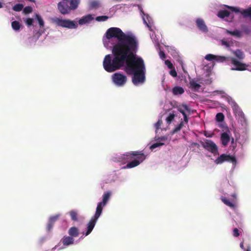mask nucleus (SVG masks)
Returning <instances> with one entry per match:
<instances>
[{"mask_svg": "<svg viewBox=\"0 0 251 251\" xmlns=\"http://www.w3.org/2000/svg\"><path fill=\"white\" fill-rule=\"evenodd\" d=\"M106 38L117 39L112 50L113 57L111 54L106 55L103 61L104 70L109 73L115 72L124 67L127 75H133V83L137 85L145 80V66L144 60L135 55L138 48L137 38L133 34L125 33L118 27H110L105 33Z\"/></svg>", "mask_w": 251, "mask_h": 251, "instance_id": "1", "label": "nucleus"}, {"mask_svg": "<svg viewBox=\"0 0 251 251\" xmlns=\"http://www.w3.org/2000/svg\"><path fill=\"white\" fill-rule=\"evenodd\" d=\"M134 158L135 159L128 163L125 168H132L138 166L145 160L146 155L143 152V151H134L126 152L121 157L123 160H129Z\"/></svg>", "mask_w": 251, "mask_h": 251, "instance_id": "2", "label": "nucleus"}, {"mask_svg": "<svg viewBox=\"0 0 251 251\" xmlns=\"http://www.w3.org/2000/svg\"><path fill=\"white\" fill-rule=\"evenodd\" d=\"M52 23L57 26L70 29L76 28L77 27V23L69 19H62L55 17L52 19Z\"/></svg>", "mask_w": 251, "mask_h": 251, "instance_id": "3", "label": "nucleus"}, {"mask_svg": "<svg viewBox=\"0 0 251 251\" xmlns=\"http://www.w3.org/2000/svg\"><path fill=\"white\" fill-rule=\"evenodd\" d=\"M201 143L204 149L214 155L219 154L218 147L212 140L206 139L203 142H201Z\"/></svg>", "mask_w": 251, "mask_h": 251, "instance_id": "4", "label": "nucleus"}, {"mask_svg": "<svg viewBox=\"0 0 251 251\" xmlns=\"http://www.w3.org/2000/svg\"><path fill=\"white\" fill-rule=\"evenodd\" d=\"M227 7L231 10L232 12H234L236 13H240L244 18H249L250 20H251V7L247 9L242 10L237 7L227 6Z\"/></svg>", "mask_w": 251, "mask_h": 251, "instance_id": "5", "label": "nucleus"}, {"mask_svg": "<svg viewBox=\"0 0 251 251\" xmlns=\"http://www.w3.org/2000/svg\"><path fill=\"white\" fill-rule=\"evenodd\" d=\"M230 63L233 66L232 70L243 71L247 70V67L249 66L248 64L243 63L238 61L237 59L232 57L230 59Z\"/></svg>", "mask_w": 251, "mask_h": 251, "instance_id": "6", "label": "nucleus"}, {"mask_svg": "<svg viewBox=\"0 0 251 251\" xmlns=\"http://www.w3.org/2000/svg\"><path fill=\"white\" fill-rule=\"evenodd\" d=\"M111 196L110 192H106L102 196V201L98 203L96 212L101 215L103 207H104L109 201Z\"/></svg>", "mask_w": 251, "mask_h": 251, "instance_id": "7", "label": "nucleus"}, {"mask_svg": "<svg viewBox=\"0 0 251 251\" xmlns=\"http://www.w3.org/2000/svg\"><path fill=\"white\" fill-rule=\"evenodd\" d=\"M112 79L114 83L117 85L123 86L126 83L127 77L123 74L116 73L112 75Z\"/></svg>", "mask_w": 251, "mask_h": 251, "instance_id": "8", "label": "nucleus"}, {"mask_svg": "<svg viewBox=\"0 0 251 251\" xmlns=\"http://www.w3.org/2000/svg\"><path fill=\"white\" fill-rule=\"evenodd\" d=\"M225 161L231 162L232 163H236V159L234 156L223 153L215 160V163L216 164H222Z\"/></svg>", "mask_w": 251, "mask_h": 251, "instance_id": "9", "label": "nucleus"}, {"mask_svg": "<svg viewBox=\"0 0 251 251\" xmlns=\"http://www.w3.org/2000/svg\"><path fill=\"white\" fill-rule=\"evenodd\" d=\"M100 216V214L99 213H98L97 212H95V215L94 216H93L91 220L89 221L87 225V231L85 233V236L88 235L93 230L94 227H95V226L96 225V223L99 218V217Z\"/></svg>", "mask_w": 251, "mask_h": 251, "instance_id": "10", "label": "nucleus"}, {"mask_svg": "<svg viewBox=\"0 0 251 251\" xmlns=\"http://www.w3.org/2000/svg\"><path fill=\"white\" fill-rule=\"evenodd\" d=\"M57 8L59 12L63 15L68 14L71 11L70 6L68 5V1L65 0L59 2L57 4Z\"/></svg>", "mask_w": 251, "mask_h": 251, "instance_id": "11", "label": "nucleus"}, {"mask_svg": "<svg viewBox=\"0 0 251 251\" xmlns=\"http://www.w3.org/2000/svg\"><path fill=\"white\" fill-rule=\"evenodd\" d=\"M196 24L200 30L203 33H207L208 29L204 20L201 18H198L196 20Z\"/></svg>", "mask_w": 251, "mask_h": 251, "instance_id": "12", "label": "nucleus"}, {"mask_svg": "<svg viewBox=\"0 0 251 251\" xmlns=\"http://www.w3.org/2000/svg\"><path fill=\"white\" fill-rule=\"evenodd\" d=\"M231 107L234 112L238 113V114L241 118H244V114L242 111L239 110V107L236 102L232 101L231 102Z\"/></svg>", "mask_w": 251, "mask_h": 251, "instance_id": "13", "label": "nucleus"}, {"mask_svg": "<svg viewBox=\"0 0 251 251\" xmlns=\"http://www.w3.org/2000/svg\"><path fill=\"white\" fill-rule=\"evenodd\" d=\"M222 144L224 146H226L230 141V138L228 134L226 132H223L221 136Z\"/></svg>", "mask_w": 251, "mask_h": 251, "instance_id": "14", "label": "nucleus"}, {"mask_svg": "<svg viewBox=\"0 0 251 251\" xmlns=\"http://www.w3.org/2000/svg\"><path fill=\"white\" fill-rule=\"evenodd\" d=\"M61 241L64 246H68L70 245H72L74 243V238L69 236H65L62 239Z\"/></svg>", "mask_w": 251, "mask_h": 251, "instance_id": "15", "label": "nucleus"}, {"mask_svg": "<svg viewBox=\"0 0 251 251\" xmlns=\"http://www.w3.org/2000/svg\"><path fill=\"white\" fill-rule=\"evenodd\" d=\"M230 56H218L216 55V61L220 63H226L229 64L230 61Z\"/></svg>", "mask_w": 251, "mask_h": 251, "instance_id": "16", "label": "nucleus"}, {"mask_svg": "<svg viewBox=\"0 0 251 251\" xmlns=\"http://www.w3.org/2000/svg\"><path fill=\"white\" fill-rule=\"evenodd\" d=\"M93 19L92 15L88 14L85 16L82 17L78 21L79 25H83L86 23H88Z\"/></svg>", "mask_w": 251, "mask_h": 251, "instance_id": "17", "label": "nucleus"}, {"mask_svg": "<svg viewBox=\"0 0 251 251\" xmlns=\"http://www.w3.org/2000/svg\"><path fill=\"white\" fill-rule=\"evenodd\" d=\"M177 110L182 114L185 113V111H186L189 114H190L191 109L187 104H182L177 106Z\"/></svg>", "mask_w": 251, "mask_h": 251, "instance_id": "18", "label": "nucleus"}, {"mask_svg": "<svg viewBox=\"0 0 251 251\" xmlns=\"http://www.w3.org/2000/svg\"><path fill=\"white\" fill-rule=\"evenodd\" d=\"M68 233L70 236L73 238L76 237L79 235V230L77 227L73 226L69 229Z\"/></svg>", "mask_w": 251, "mask_h": 251, "instance_id": "19", "label": "nucleus"}, {"mask_svg": "<svg viewBox=\"0 0 251 251\" xmlns=\"http://www.w3.org/2000/svg\"><path fill=\"white\" fill-rule=\"evenodd\" d=\"M144 23L149 28L150 30H152L151 29V19L149 15H145V17H143Z\"/></svg>", "mask_w": 251, "mask_h": 251, "instance_id": "20", "label": "nucleus"}, {"mask_svg": "<svg viewBox=\"0 0 251 251\" xmlns=\"http://www.w3.org/2000/svg\"><path fill=\"white\" fill-rule=\"evenodd\" d=\"M67 1L70 3L71 10L76 9L80 3V0H67Z\"/></svg>", "mask_w": 251, "mask_h": 251, "instance_id": "21", "label": "nucleus"}, {"mask_svg": "<svg viewBox=\"0 0 251 251\" xmlns=\"http://www.w3.org/2000/svg\"><path fill=\"white\" fill-rule=\"evenodd\" d=\"M226 33L235 36L238 38H241L242 36V32L239 30H235L234 31H230L228 29L226 30Z\"/></svg>", "mask_w": 251, "mask_h": 251, "instance_id": "22", "label": "nucleus"}, {"mask_svg": "<svg viewBox=\"0 0 251 251\" xmlns=\"http://www.w3.org/2000/svg\"><path fill=\"white\" fill-rule=\"evenodd\" d=\"M189 84L190 85V88L195 91L198 90L201 86L200 84L198 83L197 81L193 79L190 80Z\"/></svg>", "mask_w": 251, "mask_h": 251, "instance_id": "23", "label": "nucleus"}, {"mask_svg": "<svg viewBox=\"0 0 251 251\" xmlns=\"http://www.w3.org/2000/svg\"><path fill=\"white\" fill-rule=\"evenodd\" d=\"M173 94L174 95H181L184 92L183 88L180 86H175L172 89Z\"/></svg>", "mask_w": 251, "mask_h": 251, "instance_id": "24", "label": "nucleus"}, {"mask_svg": "<svg viewBox=\"0 0 251 251\" xmlns=\"http://www.w3.org/2000/svg\"><path fill=\"white\" fill-rule=\"evenodd\" d=\"M235 56L239 60H243L245 57V55L241 50L237 49L233 52Z\"/></svg>", "mask_w": 251, "mask_h": 251, "instance_id": "25", "label": "nucleus"}, {"mask_svg": "<svg viewBox=\"0 0 251 251\" xmlns=\"http://www.w3.org/2000/svg\"><path fill=\"white\" fill-rule=\"evenodd\" d=\"M230 12L227 10H220L218 12V16L221 18H224L228 17L230 15Z\"/></svg>", "mask_w": 251, "mask_h": 251, "instance_id": "26", "label": "nucleus"}, {"mask_svg": "<svg viewBox=\"0 0 251 251\" xmlns=\"http://www.w3.org/2000/svg\"><path fill=\"white\" fill-rule=\"evenodd\" d=\"M222 201L227 206L231 207V208H234L235 206V204L231 202L228 199H227L226 197H222L221 198Z\"/></svg>", "mask_w": 251, "mask_h": 251, "instance_id": "27", "label": "nucleus"}, {"mask_svg": "<svg viewBox=\"0 0 251 251\" xmlns=\"http://www.w3.org/2000/svg\"><path fill=\"white\" fill-rule=\"evenodd\" d=\"M11 26L14 30L17 31L20 29L22 25L18 21H14L12 22Z\"/></svg>", "mask_w": 251, "mask_h": 251, "instance_id": "28", "label": "nucleus"}, {"mask_svg": "<svg viewBox=\"0 0 251 251\" xmlns=\"http://www.w3.org/2000/svg\"><path fill=\"white\" fill-rule=\"evenodd\" d=\"M100 2L98 1L93 0L90 2L89 8L90 9H97L100 6Z\"/></svg>", "mask_w": 251, "mask_h": 251, "instance_id": "29", "label": "nucleus"}, {"mask_svg": "<svg viewBox=\"0 0 251 251\" xmlns=\"http://www.w3.org/2000/svg\"><path fill=\"white\" fill-rule=\"evenodd\" d=\"M35 19L37 20L38 22L39 25H40V27H43L44 26V22L41 17V16L38 14H36L35 15Z\"/></svg>", "mask_w": 251, "mask_h": 251, "instance_id": "30", "label": "nucleus"}, {"mask_svg": "<svg viewBox=\"0 0 251 251\" xmlns=\"http://www.w3.org/2000/svg\"><path fill=\"white\" fill-rule=\"evenodd\" d=\"M184 126L183 122L181 120L180 123L178 125H177L172 131V134H175L179 130L182 128Z\"/></svg>", "mask_w": 251, "mask_h": 251, "instance_id": "31", "label": "nucleus"}, {"mask_svg": "<svg viewBox=\"0 0 251 251\" xmlns=\"http://www.w3.org/2000/svg\"><path fill=\"white\" fill-rule=\"evenodd\" d=\"M69 214L73 221H77L78 220L77 213L76 211L71 210L70 211Z\"/></svg>", "mask_w": 251, "mask_h": 251, "instance_id": "32", "label": "nucleus"}, {"mask_svg": "<svg viewBox=\"0 0 251 251\" xmlns=\"http://www.w3.org/2000/svg\"><path fill=\"white\" fill-rule=\"evenodd\" d=\"M24 8V5L22 3H17L15 4L12 8L13 10L15 11H21Z\"/></svg>", "mask_w": 251, "mask_h": 251, "instance_id": "33", "label": "nucleus"}, {"mask_svg": "<svg viewBox=\"0 0 251 251\" xmlns=\"http://www.w3.org/2000/svg\"><path fill=\"white\" fill-rule=\"evenodd\" d=\"M205 59L207 61H211L212 60H216V55L212 54H208L205 56Z\"/></svg>", "mask_w": 251, "mask_h": 251, "instance_id": "34", "label": "nucleus"}, {"mask_svg": "<svg viewBox=\"0 0 251 251\" xmlns=\"http://www.w3.org/2000/svg\"><path fill=\"white\" fill-rule=\"evenodd\" d=\"M216 120L218 122H222L224 120V115L222 113H218L216 115Z\"/></svg>", "mask_w": 251, "mask_h": 251, "instance_id": "35", "label": "nucleus"}, {"mask_svg": "<svg viewBox=\"0 0 251 251\" xmlns=\"http://www.w3.org/2000/svg\"><path fill=\"white\" fill-rule=\"evenodd\" d=\"M108 19V17L107 16H100L97 17L96 18V21L100 22V21H105Z\"/></svg>", "mask_w": 251, "mask_h": 251, "instance_id": "36", "label": "nucleus"}, {"mask_svg": "<svg viewBox=\"0 0 251 251\" xmlns=\"http://www.w3.org/2000/svg\"><path fill=\"white\" fill-rule=\"evenodd\" d=\"M32 11V8L31 6H26L24 8V10H23V12L25 14H29L30 13H31Z\"/></svg>", "mask_w": 251, "mask_h": 251, "instance_id": "37", "label": "nucleus"}, {"mask_svg": "<svg viewBox=\"0 0 251 251\" xmlns=\"http://www.w3.org/2000/svg\"><path fill=\"white\" fill-rule=\"evenodd\" d=\"M164 145V143H161V142H156V143H155L154 144H153L151 146V149H154L157 147H160V146H162L163 145Z\"/></svg>", "mask_w": 251, "mask_h": 251, "instance_id": "38", "label": "nucleus"}, {"mask_svg": "<svg viewBox=\"0 0 251 251\" xmlns=\"http://www.w3.org/2000/svg\"><path fill=\"white\" fill-rule=\"evenodd\" d=\"M175 118V115L174 114H170V115L167 117L166 121L168 123L170 124Z\"/></svg>", "mask_w": 251, "mask_h": 251, "instance_id": "39", "label": "nucleus"}, {"mask_svg": "<svg viewBox=\"0 0 251 251\" xmlns=\"http://www.w3.org/2000/svg\"><path fill=\"white\" fill-rule=\"evenodd\" d=\"M59 217V215H56L52 217H50L49 219V221L54 224Z\"/></svg>", "mask_w": 251, "mask_h": 251, "instance_id": "40", "label": "nucleus"}, {"mask_svg": "<svg viewBox=\"0 0 251 251\" xmlns=\"http://www.w3.org/2000/svg\"><path fill=\"white\" fill-rule=\"evenodd\" d=\"M162 124V121L161 120H159L155 124L154 126L156 129V130H158L160 128V127Z\"/></svg>", "mask_w": 251, "mask_h": 251, "instance_id": "41", "label": "nucleus"}, {"mask_svg": "<svg viewBox=\"0 0 251 251\" xmlns=\"http://www.w3.org/2000/svg\"><path fill=\"white\" fill-rule=\"evenodd\" d=\"M240 235V232L237 228H235L233 229V236L237 237Z\"/></svg>", "mask_w": 251, "mask_h": 251, "instance_id": "42", "label": "nucleus"}, {"mask_svg": "<svg viewBox=\"0 0 251 251\" xmlns=\"http://www.w3.org/2000/svg\"><path fill=\"white\" fill-rule=\"evenodd\" d=\"M25 24L28 26H30L32 25L33 23V19L32 18H27L25 21Z\"/></svg>", "mask_w": 251, "mask_h": 251, "instance_id": "43", "label": "nucleus"}, {"mask_svg": "<svg viewBox=\"0 0 251 251\" xmlns=\"http://www.w3.org/2000/svg\"><path fill=\"white\" fill-rule=\"evenodd\" d=\"M165 64L168 66V68L172 69L174 68L173 64L169 60H166L165 61Z\"/></svg>", "mask_w": 251, "mask_h": 251, "instance_id": "44", "label": "nucleus"}, {"mask_svg": "<svg viewBox=\"0 0 251 251\" xmlns=\"http://www.w3.org/2000/svg\"><path fill=\"white\" fill-rule=\"evenodd\" d=\"M169 73L173 77H176L177 76V73L174 68L171 70Z\"/></svg>", "mask_w": 251, "mask_h": 251, "instance_id": "45", "label": "nucleus"}, {"mask_svg": "<svg viewBox=\"0 0 251 251\" xmlns=\"http://www.w3.org/2000/svg\"><path fill=\"white\" fill-rule=\"evenodd\" d=\"M53 225H54L53 223L49 221V223H48L47 226V230L49 231H50L52 229Z\"/></svg>", "mask_w": 251, "mask_h": 251, "instance_id": "46", "label": "nucleus"}, {"mask_svg": "<svg viewBox=\"0 0 251 251\" xmlns=\"http://www.w3.org/2000/svg\"><path fill=\"white\" fill-rule=\"evenodd\" d=\"M182 115L183 116V119H184L183 124L184 123L187 125L188 123L189 118H188V116H187L186 112L185 113L183 114Z\"/></svg>", "mask_w": 251, "mask_h": 251, "instance_id": "47", "label": "nucleus"}, {"mask_svg": "<svg viewBox=\"0 0 251 251\" xmlns=\"http://www.w3.org/2000/svg\"><path fill=\"white\" fill-rule=\"evenodd\" d=\"M221 44L222 45L225 46L226 48H229L230 46L228 42L223 39L221 40Z\"/></svg>", "mask_w": 251, "mask_h": 251, "instance_id": "48", "label": "nucleus"}, {"mask_svg": "<svg viewBox=\"0 0 251 251\" xmlns=\"http://www.w3.org/2000/svg\"><path fill=\"white\" fill-rule=\"evenodd\" d=\"M159 56H160V57L163 59L164 58H166V54L164 52V51L163 50H160V52H159Z\"/></svg>", "mask_w": 251, "mask_h": 251, "instance_id": "49", "label": "nucleus"}, {"mask_svg": "<svg viewBox=\"0 0 251 251\" xmlns=\"http://www.w3.org/2000/svg\"><path fill=\"white\" fill-rule=\"evenodd\" d=\"M167 137H165V136H162L159 138V141H162V142L166 141L167 140Z\"/></svg>", "mask_w": 251, "mask_h": 251, "instance_id": "50", "label": "nucleus"}, {"mask_svg": "<svg viewBox=\"0 0 251 251\" xmlns=\"http://www.w3.org/2000/svg\"><path fill=\"white\" fill-rule=\"evenodd\" d=\"M243 29L244 32L247 34L251 32L250 29L248 27H245Z\"/></svg>", "mask_w": 251, "mask_h": 251, "instance_id": "51", "label": "nucleus"}, {"mask_svg": "<svg viewBox=\"0 0 251 251\" xmlns=\"http://www.w3.org/2000/svg\"><path fill=\"white\" fill-rule=\"evenodd\" d=\"M240 247L242 249L244 250V242L243 241L240 243Z\"/></svg>", "mask_w": 251, "mask_h": 251, "instance_id": "52", "label": "nucleus"}, {"mask_svg": "<svg viewBox=\"0 0 251 251\" xmlns=\"http://www.w3.org/2000/svg\"><path fill=\"white\" fill-rule=\"evenodd\" d=\"M251 246L250 245H248L247 246V249L245 251H251Z\"/></svg>", "mask_w": 251, "mask_h": 251, "instance_id": "53", "label": "nucleus"}, {"mask_svg": "<svg viewBox=\"0 0 251 251\" xmlns=\"http://www.w3.org/2000/svg\"><path fill=\"white\" fill-rule=\"evenodd\" d=\"M193 145L195 146H197V147H199V144L197 143H193Z\"/></svg>", "mask_w": 251, "mask_h": 251, "instance_id": "54", "label": "nucleus"}, {"mask_svg": "<svg viewBox=\"0 0 251 251\" xmlns=\"http://www.w3.org/2000/svg\"><path fill=\"white\" fill-rule=\"evenodd\" d=\"M232 197L233 198H236V194H232Z\"/></svg>", "mask_w": 251, "mask_h": 251, "instance_id": "55", "label": "nucleus"}, {"mask_svg": "<svg viewBox=\"0 0 251 251\" xmlns=\"http://www.w3.org/2000/svg\"><path fill=\"white\" fill-rule=\"evenodd\" d=\"M3 7V4L0 2V8Z\"/></svg>", "mask_w": 251, "mask_h": 251, "instance_id": "56", "label": "nucleus"}, {"mask_svg": "<svg viewBox=\"0 0 251 251\" xmlns=\"http://www.w3.org/2000/svg\"><path fill=\"white\" fill-rule=\"evenodd\" d=\"M234 139L232 138L231 139V144H234Z\"/></svg>", "mask_w": 251, "mask_h": 251, "instance_id": "57", "label": "nucleus"}, {"mask_svg": "<svg viewBox=\"0 0 251 251\" xmlns=\"http://www.w3.org/2000/svg\"><path fill=\"white\" fill-rule=\"evenodd\" d=\"M235 146H233V148L234 149L235 148Z\"/></svg>", "mask_w": 251, "mask_h": 251, "instance_id": "58", "label": "nucleus"}, {"mask_svg": "<svg viewBox=\"0 0 251 251\" xmlns=\"http://www.w3.org/2000/svg\"><path fill=\"white\" fill-rule=\"evenodd\" d=\"M250 53H251V51L250 52Z\"/></svg>", "mask_w": 251, "mask_h": 251, "instance_id": "59", "label": "nucleus"}]
</instances>
